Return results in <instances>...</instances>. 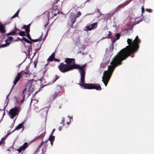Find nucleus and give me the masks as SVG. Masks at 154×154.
Wrapping results in <instances>:
<instances>
[{"label": "nucleus", "instance_id": "obj_1", "mask_svg": "<svg viewBox=\"0 0 154 154\" xmlns=\"http://www.w3.org/2000/svg\"><path fill=\"white\" fill-rule=\"evenodd\" d=\"M128 45L121 50L113 58L110 63L111 66H108V70L104 71L102 77V81L106 86L115 68L122 64V61L127 59L131 54L137 52L139 48V45L140 40L137 35L133 41L131 39H127Z\"/></svg>", "mask_w": 154, "mask_h": 154}, {"label": "nucleus", "instance_id": "obj_2", "mask_svg": "<svg viewBox=\"0 0 154 154\" xmlns=\"http://www.w3.org/2000/svg\"><path fill=\"white\" fill-rule=\"evenodd\" d=\"M87 64L85 63L82 66L78 64V69L80 76V79L79 83L78 84L80 86L83 87L85 88L88 89H95L97 91H101L102 88L99 84H88L85 83V76L86 68Z\"/></svg>", "mask_w": 154, "mask_h": 154}, {"label": "nucleus", "instance_id": "obj_3", "mask_svg": "<svg viewBox=\"0 0 154 154\" xmlns=\"http://www.w3.org/2000/svg\"><path fill=\"white\" fill-rule=\"evenodd\" d=\"M27 67L26 68L25 71H22L20 72L17 73V75L15 77V78L13 82L14 85L13 87H14L17 82L19 81L21 78V75H28V76L30 77L31 76L32 74L30 73V71L27 69ZM28 76L25 75V77H27Z\"/></svg>", "mask_w": 154, "mask_h": 154}, {"label": "nucleus", "instance_id": "obj_4", "mask_svg": "<svg viewBox=\"0 0 154 154\" xmlns=\"http://www.w3.org/2000/svg\"><path fill=\"white\" fill-rule=\"evenodd\" d=\"M33 91V89L32 86V84H29L23 91V98L28 97Z\"/></svg>", "mask_w": 154, "mask_h": 154}, {"label": "nucleus", "instance_id": "obj_5", "mask_svg": "<svg viewBox=\"0 0 154 154\" xmlns=\"http://www.w3.org/2000/svg\"><path fill=\"white\" fill-rule=\"evenodd\" d=\"M19 107H14L11 109L8 115L11 119H13L16 115H18L20 112Z\"/></svg>", "mask_w": 154, "mask_h": 154}, {"label": "nucleus", "instance_id": "obj_6", "mask_svg": "<svg viewBox=\"0 0 154 154\" xmlns=\"http://www.w3.org/2000/svg\"><path fill=\"white\" fill-rule=\"evenodd\" d=\"M65 62L69 66L72 68L73 69L77 68V65L75 64V59L73 58H67L65 60Z\"/></svg>", "mask_w": 154, "mask_h": 154}, {"label": "nucleus", "instance_id": "obj_7", "mask_svg": "<svg viewBox=\"0 0 154 154\" xmlns=\"http://www.w3.org/2000/svg\"><path fill=\"white\" fill-rule=\"evenodd\" d=\"M70 67V66H69L63 63H61L58 66V68L60 70L61 72L64 73L72 70V68Z\"/></svg>", "mask_w": 154, "mask_h": 154}, {"label": "nucleus", "instance_id": "obj_8", "mask_svg": "<svg viewBox=\"0 0 154 154\" xmlns=\"http://www.w3.org/2000/svg\"><path fill=\"white\" fill-rule=\"evenodd\" d=\"M97 26V23H93L89 26H86V29L88 31H90L96 29Z\"/></svg>", "mask_w": 154, "mask_h": 154}, {"label": "nucleus", "instance_id": "obj_9", "mask_svg": "<svg viewBox=\"0 0 154 154\" xmlns=\"http://www.w3.org/2000/svg\"><path fill=\"white\" fill-rule=\"evenodd\" d=\"M28 146V143H25L23 145L20 146L19 148L17 149V151L19 153L21 152L22 150H24L26 148H27Z\"/></svg>", "mask_w": 154, "mask_h": 154}, {"label": "nucleus", "instance_id": "obj_10", "mask_svg": "<svg viewBox=\"0 0 154 154\" xmlns=\"http://www.w3.org/2000/svg\"><path fill=\"white\" fill-rule=\"evenodd\" d=\"M77 17V16L75 15L73 13H71L70 14L69 18L72 24H73L75 22L76 18Z\"/></svg>", "mask_w": 154, "mask_h": 154}, {"label": "nucleus", "instance_id": "obj_11", "mask_svg": "<svg viewBox=\"0 0 154 154\" xmlns=\"http://www.w3.org/2000/svg\"><path fill=\"white\" fill-rule=\"evenodd\" d=\"M57 6H55L52 8V12L54 14V16H56L59 12V10L58 9Z\"/></svg>", "mask_w": 154, "mask_h": 154}, {"label": "nucleus", "instance_id": "obj_12", "mask_svg": "<svg viewBox=\"0 0 154 154\" xmlns=\"http://www.w3.org/2000/svg\"><path fill=\"white\" fill-rule=\"evenodd\" d=\"M31 24H29L27 26L24 25L23 27L22 28V29H25V31L26 33H29V28Z\"/></svg>", "mask_w": 154, "mask_h": 154}, {"label": "nucleus", "instance_id": "obj_13", "mask_svg": "<svg viewBox=\"0 0 154 154\" xmlns=\"http://www.w3.org/2000/svg\"><path fill=\"white\" fill-rule=\"evenodd\" d=\"M54 52L52 54L51 56L47 59L48 61H52L54 59Z\"/></svg>", "mask_w": 154, "mask_h": 154}, {"label": "nucleus", "instance_id": "obj_14", "mask_svg": "<svg viewBox=\"0 0 154 154\" xmlns=\"http://www.w3.org/2000/svg\"><path fill=\"white\" fill-rule=\"evenodd\" d=\"M24 122V121L22 123L18 125L15 128V130L14 131H12V132H13L15 130H17L21 128L23 125Z\"/></svg>", "mask_w": 154, "mask_h": 154}, {"label": "nucleus", "instance_id": "obj_15", "mask_svg": "<svg viewBox=\"0 0 154 154\" xmlns=\"http://www.w3.org/2000/svg\"><path fill=\"white\" fill-rule=\"evenodd\" d=\"M5 27L2 24H0V32L2 33H5Z\"/></svg>", "mask_w": 154, "mask_h": 154}, {"label": "nucleus", "instance_id": "obj_16", "mask_svg": "<svg viewBox=\"0 0 154 154\" xmlns=\"http://www.w3.org/2000/svg\"><path fill=\"white\" fill-rule=\"evenodd\" d=\"M58 78H59L58 76H57V75H56V78L55 79H53L52 81H51V82H48V83H47V84L44 85V86H46V85H49V84H53L54 82H55L56 81V80H57Z\"/></svg>", "mask_w": 154, "mask_h": 154}, {"label": "nucleus", "instance_id": "obj_17", "mask_svg": "<svg viewBox=\"0 0 154 154\" xmlns=\"http://www.w3.org/2000/svg\"><path fill=\"white\" fill-rule=\"evenodd\" d=\"M14 98L16 100L17 102V103H20V104H22L23 102L24 99H23L21 100L20 102V101H19L18 99H17V97H16V96L14 97Z\"/></svg>", "mask_w": 154, "mask_h": 154}, {"label": "nucleus", "instance_id": "obj_18", "mask_svg": "<svg viewBox=\"0 0 154 154\" xmlns=\"http://www.w3.org/2000/svg\"><path fill=\"white\" fill-rule=\"evenodd\" d=\"M55 138V137L53 135L50 134L48 140L50 141H53L54 140Z\"/></svg>", "mask_w": 154, "mask_h": 154}, {"label": "nucleus", "instance_id": "obj_19", "mask_svg": "<svg viewBox=\"0 0 154 154\" xmlns=\"http://www.w3.org/2000/svg\"><path fill=\"white\" fill-rule=\"evenodd\" d=\"M17 33L15 32V31L14 30L8 33L6 35H14L17 34Z\"/></svg>", "mask_w": 154, "mask_h": 154}, {"label": "nucleus", "instance_id": "obj_20", "mask_svg": "<svg viewBox=\"0 0 154 154\" xmlns=\"http://www.w3.org/2000/svg\"><path fill=\"white\" fill-rule=\"evenodd\" d=\"M120 35L119 33H117L116 35V38H115L114 42L117 40L119 39L120 37Z\"/></svg>", "mask_w": 154, "mask_h": 154}, {"label": "nucleus", "instance_id": "obj_21", "mask_svg": "<svg viewBox=\"0 0 154 154\" xmlns=\"http://www.w3.org/2000/svg\"><path fill=\"white\" fill-rule=\"evenodd\" d=\"M10 42H6L5 44H3L1 45V47L4 48L6 47L9 45Z\"/></svg>", "mask_w": 154, "mask_h": 154}, {"label": "nucleus", "instance_id": "obj_22", "mask_svg": "<svg viewBox=\"0 0 154 154\" xmlns=\"http://www.w3.org/2000/svg\"><path fill=\"white\" fill-rule=\"evenodd\" d=\"M13 37L12 36H9L5 40L6 42H8L11 41L13 39Z\"/></svg>", "mask_w": 154, "mask_h": 154}, {"label": "nucleus", "instance_id": "obj_23", "mask_svg": "<svg viewBox=\"0 0 154 154\" xmlns=\"http://www.w3.org/2000/svg\"><path fill=\"white\" fill-rule=\"evenodd\" d=\"M23 40L25 41V42L30 44V46H31V42L30 41H29L28 39H27L26 38L23 37Z\"/></svg>", "mask_w": 154, "mask_h": 154}, {"label": "nucleus", "instance_id": "obj_24", "mask_svg": "<svg viewBox=\"0 0 154 154\" xmlns=\"http://www.w3.org/2000/svg\"><path fill=\"white\" fill-rule=\"evenodd\" d=\"M19 33L20 35L21 36H24L25 35V33L24 31H20L19 32Z\"/></svg>", "mask_w": 154, "mask_h": 154}, {"label": "nucleus", "instance_id": "obj_25", "mask_svg": "<svg viewBox=\"0 0 154 154\" xmlns=\"http://www.w3.org/2000/svg\"><path fill=\"white\" fill-rule=\"evenodd\" d=\"M112 35L111 32H110L109 31V34H108V36L109 37H105L104 38H110L111 37Z\"/></svg>", "mask_w": 154, "mask_h": 154}, {"label": "nucleus", "instance_id": "obj_26", "mask_svg": "<svg viewBox=\"0 0 154 154\" xmlns=\"http://www.w3.org/2000/svg\"><path fill=\"white\" fill-rule=\"evenodd\" d=\"M58 93L57 92H55L53 96V100H54L55 98L57 97V94H58Z\"/></svg>", "mask_w": 154, "mask_h": 154}, {"label": "nucleus", "instance_id": "obj_27", "mask_svg": "<svg viewBox=\"0 0 154 154\" xmlns=\"http://www.w3.org/2000/svg\"><path fill=\"white\" fill-rule=\"evenodd\" d=\"M146 10L149 13H151L152 11V9L148 8L146 9Z\"/></svg>", "mask_w": 154, "mask_h": 154}, {"label": "nucleus", "instance_id": "obj_28", "mask_svg": "<svg viewBox=\"0 0 154 154\" xmlns=\"http://www.w3.org/2000/svg\"><path fill=\"white\" fill-rule=\"evenodd\" d=\"M14 31H15V32L17 33V34H19V32H18V31H19V29L17 28L16 27H15V29Z\"/></svg>", "mask_w": 154, "mask_h": 154}, {"label": "nucleus", "instance_id": "obj_29", "mask_svg": "<svg viewBox=\"0 0 154 154\" xmlns=\"http://www.w3.org/2000/svg\"><path fill=\"white\" fill-rule=\"evenodd\" d=\"M27 33V35H26V36L27 37V38L29 39V40H32L31 39V38L30 37V36L29 33H29Z\"/></svg>", "mask_w": 154, "mask_h": 154}, {"label": "nucleus", "instance_id": "obj_30", "mask_svg": "<svg viewBox=\"0 0 154 154\" xmlns=\"http://www.w3.org/2000/svg\"><path fill=\"white\" fill-rule=\"evenodd\" d=\"M32 50V48H29L28 49V54H30V52Z\"/></svg>", "mask_w": 154, "mask_h": 154}, {"label": "nucleus", "instance_id": "obj_31", "mask_svg": "<svg viewBox=\"0 0 154 154\" xmlns=\"http://www.w3.org/2000/svg\"><path fill=\"white\" fill-rule=\"evenodd\" d=\"M18 15L16 13H15V14L11 18L13 19L15 17H17L18 16Z\"/></svg>", "mask_w": 154, "mask_h": 154}, {"label": "nucleus", "instance_id": "obj_32", "mask_svg": "<svg viewBox=\"0 0 154 154\" xmlns=\"http://www.w3.org/2000/svg\"><path fill=\"white\" fill-rule=\"evenodd\" d=\"M64 120H65L64 118H63L62 119V122L60 123L61 124L62 123L63 125H64Z\"/></svg>", "mask_w": 154, "mask_h": 154}, {"label": "nucleus", "instance_id": "obj_33", "mask_svg": "<svg viewBox=\"0 0 154 154\" xmlns=\"http://www.w3.org/2000/svg\"><path fill=\"white\" fill-rule=\"evenodd\" d=\"M40 38L35 39H32L31 40L32 41L34 42H37V41L39 40Z\"/></svg>", "mask_w": 154, "mask_h": 154}, {"label": "nucleus", "instance_id": "obj_34", "mask_svg": "<svg viewBox=\"0 0 154 154\" xmlns=\"http://www.w3.org/2000/svg\"><path fill=\"white\" fill-rule=\"evenodd\" d=\"M81 15V13L80 11H79L78 12V17H79Z\"/></svg>", "mask_w": 154, "mask_h": 154}, {"label": "nucleus", "instance_id": "obj_35", "mask_svg": "<svg viewBox=\"0 0 154 154\" xmlns=\"http://www.w3.org/2000/svg\"><path fill=\"white\" fill-rule=\"evenodd\" d=\"M142 10V13L143 14L144 12V8L143 6L141 8Z\"/></svg>", "mask_w": 154, "mask_h": 154}, {"label": "nucleus", "instance_id": "obj_36", "mask_svg": "<svg viewBox=\"0 0 154 154\" xmlns=\"http://www.w3.org/2000/svg\"><path fill=\"white\" fill-rule=\"evenodd\" d=\"M54 61H56V62H58V61H60V60L59 59L55 58L54 57Z\"/></svg>", "mask_w": 154, "mask_h": 154}, {"label": "nucleus", "instance_id": "obj_37", "mask_svg": "<svg viewBox=\"0 0 154 154\" xmlns=\"http://www.w3.org/2000/svg\"><path fill=\"white\" fill-rule=\"evenodd\" d=\"M45 110L46 111V114H47L48 113V109L47 107H46L45 108Z\"/></svg>", "mask_w": 154, "mask_h": 154}, {"label": "nucleus", "instance_id": "obj_38", "mask_svg": "<svg viewBox=\"0 0 154 154\" xmlns=\"http://www.w3.org/2000/svg\"><path fill=\"white\" fill-rule=\"evenodd\" d=\"M55 131V129H53L52 132H51V135H53V133H54V131Z\"/></svg>", "mask_w": 154, "mask_h": 154}, {"label": "nucleus", "instance_id": "obj_39", "mask_svg": "<svg viewBox=\"0 0 154 154\" xmlns=\"http://www.w3.org/2000/svg\"><path fill=\"white\" fill-rule=\"evenodd\" d=\"M20 11V9H19L18 11H17V12L16 13L18 15V14H19V13Z\"/></svg>", "mask_w": 154, "mask_h": 154}, {"label": "nucleus", "instance_id": "obj_40", "mask_svg": "<svg viewBox=\"0 0 154 154\" xmlns=\"http://www.w3.org/2000/svg\"><path fill=\"white\" fill-rule=\"evenodd\" d=\"M62 129V128L61 127H60V126L59 128V131H60Z\"/></svg>", "mask_w": 154, "mask_h": 154}, {"label": "nucleus", "instance_id": "obj_41", "mask_svg": "<svg viewBox=\"0 0 154 154\" xmlns=\"http://www.w3.org/2000/svg\"><path fill=\"white\" fill-rule=\"evenodd\" d=\"M44 80V79L43 78H41L40 80V81H41V82H42Z\"/></svg>", "mask_w": 154, "mask_h": 154}, {"label": "nucleus", "instance_id": "obj_42", "mask_svg": "<svg viewBox=\"0 0 154 154\" xmlns=\"http://www.w3.org/2000/svg\"><path fill=\"white\" fill-rule=\"evenodd\" d=\"M53 141H50V142H51V145L52 146L53 144Z\"/></svg>", "mask_w": 154, "mask_h": 154}, {"label": "nucleus", "instance_id": "obj_43", "mask_svg": "<svg viewBox=\"0 0 154 154\" xmlns=\"http://www.w3.org/2000/svg\"><path fill=\"white\" fill-rule=\"evenodd\" d=\"M10 94V92L9 93V94H8V95L7 96V97H6V99H7L8 98V96H9V95Z\"/></svg>", "mask_w": 154, "mask_h": 154}, {"label": "nucleus", "instance_id": "obj_44", "mask_svg": "<svg viewBox=\"0 0 154 154\" xmlns=\"http://www.w3.org/2000/svg\"><path fill=\"white\" fill-rule=\"evenodd\" d=\"M10 134H8L5 137V138H6Z\"/></svg>", "mask_w": 154, "mask_h": 154}, {"label": "nucleus", "instance_id": "obj_45", "mask_svg": "<svg viewBox=\"0 0 154 154\" xmlns=\"http://www.w3.org/2000/svg\"><path fill=\"white\" fill-rule=\"evenodd\" d=\"M22 63H21L20 64H19V65H18V67H20V66H21V64H22Z\"/></svg>", "mask_w": 154, "mask_h": 154}, {"label": "nucleus", "instance_id": "obj_46", "mask_svg": "<svg viewBox=\"0 0 154 154\" xmlns=\"http://www.w3.org/2000/svg\"><path fill=\"white\" fill-rule=\"evenodd\" d=\"M2 143V140L0 141V145H1Z\"/></svg>", "mask_w": 154, "mask_h": 154}, {"label": "nucleus", "instance_id": "obj_47", "mask_svg": "<svg viewBox=\"0 0 154 154\" xmlns=\"http://www.w3.org/2000/svg\"><path fill=\"white\" fill-rule=\"evenodd\" d=\"M16 119V118L15 119V120H14V122H13V124H14V123L15 122V120Z\"/></svg>", "mask_w": 154, "mask_h": 154}, {"label": "nucleus", "instance_id": "obj_48", "mask_svg": "<svg viewBox=\"0 0 154 154\" xmlns=\"http://www.w3.org/2000/svg\"><path fill=\"white\" fill-rule=\"evenodd\" d=\"M48 140H48H48H46L45 142H44V143H46L47 142H48Z\"/></svg>", "mask_w": 154, "mask_h": 154}, {"label": "nucleus", "instance_id": "obj_49", "mask_svg": "<svg viewBox=\"0 0 154 154\" xmlns=\"http://www.w3.org/2000/svg\"><path fill=\"white\" fill-rule=\"evenodd\" d=\"M48 25V24H45V27H46V26H47Z\"/></svg>", "mask_w": 154, "mask_h": 154}, {"label": "nucleus", "instance_id": "obj_50", "mask_svg": "<svg viewBox=\"0 0 154 154\" xmlns=\"http://www.w3.org/2000/svg\"><path fill=\"white\" fill-rule=\"evenodd\" d=\"M44 149H42V152H43V151H44Z\"/></svg>", "mask_w": 154, "mask_h": 154}, {"label": "nucleus", "instance_id": "obj_51", "mask_svg": "<svg viewBox=\"0 0 154 154\" xmlns=\"http://www.w3.org/2000/svg\"><path fill=\"white\" fill-rule=\"evenodd\" d=\"M5 115V112H4L3 114V117L4 116V115Z\"/></svg>", "mask_w": 154, "mask_h": 154}, {"label": "nucleus", "instance_id": "obj_52", "mask_svg": "<svg viewBox=\"0 0 154 154\" xmlns=\"http://www.w3.org/2000/svg\"><path fill=\"white\" fill-rule=\"evenodd\" d=\"M67 125H69V122H67Z\"/></svg>", "mask_w": 154, "mask_h": 154}, {"label": "nucleus", "instance_id": "obj_53", "mask_svg": "<svg viewBox=\"0 0 154 154\" xmlns=\"http://www.w3.org/2000/svg\"><path fill=\"white\" fill-rule=\"evenodd\" d=\"M48 65V63H47V64H46L45 65V66H46Z\"/></svg>", "mask_w": 154, "mask_h": 154}, {"label": "nucleus", "instance_id": "obj_54", "mask_svg": "<svg viewBox=\"0 0 154 154\" xmlns=\"http://www.w3.org/2000/svg\"><path fill=\"white\" fill-rule=\"evenodd\" d=\"M68 117L70 119H71V118H70V117L69 116H68Z\"/></svg>", "mask_w": 154, "mask_h": 154}, {"label": "nucleus", "instance_id": "obj_55", "mask_svg": "<svg viewBox=\"0 0 154 154\" xmlns=\"http://www.w3.org/2000/svg\"><path fill=\"white\" fill-rule=\"evenodd\" d=\"M46 70H45V71H43V72H46Z\"/></svg>", "mask_w": 154, "mask_h": 154}, {"label": "nucleus", "instance_id": "obj_56", "mask_svg": "<svg viewBox=\"0 0 154 154\" xmlns=\"http://www.w3.org/2000/svg\"><path fill=\"white\" fill-rule=\"evenodd\" d=\"M36 65H35V67Z\"/></svg>", "mask_w": 154, "mask_h": 154}, {"label": "nucleus", "instance_id": "obj_57", "mask_svg": "<svg viewBox=\"0 0 154 154\" xmlns=\"http://www.w3.org/2000/svg\"><path fill=\"white\" fill-rule=\"evenodd\" d=\"M4 138H2V140Z\"/></svg>", "mask_w": 154, "mask_h": 154}, {"label": "nucleus", "instance_id": "obj_58", "mask_svg": "<svg viewBox=\"0 0 154 154\" xmlns=\"http://www.w3.org/2000/svg\"><path fill=\"white\" fill-rule=\"evenodd\" d=\"M12 125H13V126H14V124H12Z\"/></svg>", "mask_w": 154, "mask_h": 154}, {"label": "nucleus", "instance_id": "obj_59", "mask_svg": "<svg viewBox=\"0 0 154 154\" xmlns=\"http://www.w3.org/2000/svg\"><path fill=\"white\" fill-rule=\"evenodd\" d=\"M89 0H88L87 1H89Z\"/></svg>", "mask_w": 154, "mask_h": 154}]
</instances>
